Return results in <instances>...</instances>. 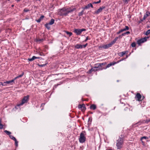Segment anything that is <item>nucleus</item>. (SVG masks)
Wrapping results in <instances>:
<instances>
[{"instance_id": "1", "label": "nucleus", "mask_w": 150, "mask_h": 150, "mask_svg": "<svg viewBox=\"0 0 150 150\" xmlns=\"http://www.w3.org/2000/svg\"><path fill=\"white\" fill-rule=\"evenodd\" d=\"M123 143V139L120 137L117 140L116 146L118 149H120L122 147Z\"/></svg>"}, {"instance_id": "2", "label": "nucleus", "mask_w": 150, "mask_h": 150, "mask_svg": "<svg viewBox=\"0 0 150 150\" xmlns=\"http://www.w3.org/2000/svg\"><path fill=\"white\" fill-rule=\"evenodd\" d=\"M29 96L28 95L25 96L22 99L21 102L17 104V107L22 105L26 103L29 100Z\"/></svg>"}, {"instance_id": "3", "label": "nucleus", "mask_w": 150, "mask_h": 150, "mask_svg": "<svg viewBox=\"0 0 150 150\" xmlns=\"http://www.w3.org/2000/svg\"><path fill=\"white\" fill-rule=\"evenodd\" d=\"M67 8H63L60 9L59 11V14L61 16H66L68 14V13L67 12Z\"/></svg>"}, {"instance_id": "4", "label": "nucleus", "mask_w": 150, "mask_h": 150, "mask_svg": "<svg viewBox=\"0 0 150 150\" xmlns=\"http://www.w3.org/2000/svg\"><path fill=\"white\" fill-rule=\"evenodd\" d=\"M86 139L84 134L83 132H81L80 134V137L79 139V142L80 143H83L85 141Z\"/></svg>"}, {"instance_id": "5", "label": "nucleus", "mask_w": 150, "mask_h": 150, "mask_svg": "<svg viewBox=\"0 0 150 150\" xmlns=\"http://www.w3.org/2000/svg\"><path fill=\"white\" fill-rule=\"evenodd\" d=\"M94 68H95L96 71L101 70L104 69V67H100V66H98V65H97V64H95Z\"/></svg>"}, {"instance_id": "6", "label": "nucleus", "mask_w": 150, "mask_h": 150, "mask_svg": "<svg viewBox=\"0 0 150 150\" xmlns=\"http://www.w3.org/2000/svg\"><path fill=\"white\" fill-rule=\"evenodd\" d=\"M105 8V6H102L100 7L98 10L95 11V13L96 14H98L102 12L103 9H104Z\"/></svg>"}, {"instance_id": "7", "label": "nucleus", "mask_w": 150, "mask_h": 150, "mask_svg": "<svg viewBox=\"0 0 150 150\" xmlns=\"http://www.w3.org/2000/svg\"><path fill=\"white\" fill-rule=\"evenodd\" d=\"M78 108L81 109L82 111H84L86 110V107L84 104L79 105H78Z\"/></svg>"}, {"instance_id": "8", "label": "nucleus", "mask_w": 150, "mask_h": 150, "mask_svg": "<svg viewBox=\"0 0 150 150\" xmlns=\"http://www.w3.org/2000/svg\"><path fill=\"white\" fill-rule=\"evenodd\" d=\"M116 63H117L115 62H113L110 63L109 64H107V65L105 67H104V69H107L110 66L114 65L115 64H116Z\"/></svg>"}, {"instance_id": "9", "label": "nucleus", "mask_w": 150, "mask_h": 150, "mask_svg": "<svg viewBox=\"0 0 150 150\" xmlns=\"http://www.w3.org/2000/svg\"><path fill=\"white\" fill-rule=\"evenodd\" d=\"M135 98L137 100L140 101L141 100L140 99L142 98V96L139 93H137Z\"/></svg>"}, {"instance_id": "10", "label": "nucleus", "mask_w": 150, "mask_h": 150, "mask_svg": "<svg viewBox=\"0 0 150 150\" xmlns=\"http://www.w3.org/2000/svg\"><path fill=\"white\" fill-rule=\"evenodd\" d=\"M146 41V38H143L138 40L137 42L139 45L141 43L144 42Z\"/></svg>"}, {"instance_id": "11", "label": "nucleus", "mask_w": 150, "mask_h": 150, "mask_svg": "<svg viewBox=\"0 0 150 150\" xmlns=\"http://www.w3.org/2000/svg\"><path fill=\"white\" fill-rule=\"evenodd\" d=\"M90 7H91L92 8H93V5L91 3H89L86 6H85L83 8V9L84 10L85 9H88Z\"/></svg>"}, {"instance_id": "12", "label": "nucleus", "mask_w": 150, "mask_h": 150, "mask_svg": "<svg viewBox=\"0 0 150 150\" xmlns=\"http://www.w3.org/2000/svg\"><path fill=\"white\" fill-rule=\"evenodd\" d=\"M150 15V12L148 11H146V13L144 15L143 17V20H145L148 16Z\"/></svg>"}, {"instance_id": "13", "label": "nucleus", "mask_w": 150, "mask_h": 150, "mask_svg": "<svg viewBox=\"0 0 150 150\" xmlns=\"http://www.w3.org/2000/svg\"><path fill=\"white\" fill-rule=\"evenodd\" d=\"M67 12L68 13V14L69 13L75 11L76 10V8H74L72 9H71L70 8H67Z\"/></svg>"}, {"instance_id": "14", "label": "nucleus", "mask_w": 150, "mask_h": 150, "mask_svg": "<svg viewBox=\"0 0 150 150\" xmlns=\"http://www.w3.org/2000/svg\"><path fill=\"white\" fill-rule=\"evenodd\" d=\"M15 79H13L12 80L9 81H6V82H4V83H7V84H10L11 85L12 84V83H14V81Z\"/></svg>"}, {"instance_id": "15", "label": "nucleus", "mask_w": 150, "mask_h": 150, "mask_svg": "<svg viewBox=\"0 0 150 150\" xmlns=\"http://www.w3.org/2000/svg\"><path fill=\"white\" fill-rule=\"evenodd\" d=\"M74 32L78 35H80L81 33L80 29H75Z\"/></svg>"}, {"instance_id": "16", "label": "nucleus", "mask_w": 150, "mask_h": 150, "mask_svg": "<svg viewBox=\"0 0 150 150\" xmlns=\"http://www.w3.org/2000/svg\"><path fill=\"white\" fill-rule=\"evenodd\" d=\"M75 47L76 49H81L82 48V45L77 44L75 46Z\"/></svg>"}, {"instance_id": "17", "label": "nucleus", "mask_w": 150, "mask_h": 150, "mask_svg": "<svg viewBox=\"0 0 150 150\" xmlns=\"http://www.w3.org/2000/svg\"><path fill=\"white\" fill-rule=\"evenodd\" d=\"M96 106L94 104L90 106V108L91 109H92L93 110H95L96 108Z\"/></svg>"}, {"instance_id": "18", "label": "nucleus", "mask_w": 150, "mask_h": 150, "mask_svg": "<svg viewBox=\"0 0 150 150\" xmlns=\"http://www.w3.org/2000/svg\"><path fill=\"white\" fill-rule=\"evenodd\" d=\"M126 51H123L120 52L119 53V55L120 57H122L124 56L126 53Z\"/></svg>"}, {"instance_id": "19", "label": "nucleus", "mask_w": 150, "mask_h": 150, "mask_svg": "<svg viewBox=\"0 0 150 150\" xmlns=\"http://www.w3.org/2000/svg\"><path fill=\"white\" fill-rule=\"evenodd\" d=\"M24 74V72H23L21 74V75L18 76H17V77H16L15 78H14V79L15 80L16 79H18V78H19L21 77H22L23 76Z\"/></svg>"}, {"instance_id": "20", "label": "nucleus", "mask_w": 150, "mask_h": 150, "mask_svg": "<svg viewBox=\"0 0 150 150\" xmlns=\"http://www.w3.org/2000/svg\"><path fill=\"white\" fill-rule=\"evenodd\" d=\"M50 24L49 23H47L45 24V27L48 30L50 29Z\"/></svg>"}, {"instance_id": "21", "label": "nucleus", "mask_w": 150, "mask_h": 150, "mask_svg": "<svg viewBox=\"0 0 150 150\" xmlns=\"http://www.w3.org/2000/svg\"><path fill=\"white\" fill-rule=\"evenodd\" d=\"M54 22V20L53 19H52L48 23L50 25H52L53 24Z\"/></svg>"}, {"instance_id": "22", "label": "nucleus", "mask_w": 150, "mask_h": 150, "mask_svg": "<svg viewBox=\"0 0 150 150\" xmlns=\"http://www.w3.org/2000/svg\"><path fill=\"white\" fill-rule=\"evenodd\" d=\"M35 59H36V57L35 56H33L32 58L28 59V60L29 61H32Z\"/></svg>"}, {"instance_id": "23", "label": "nucleus", "mask_w": 150, "mask_h": 150, "mask_svg": "<svg viewBox=\"0 0 150 150\" xmlns=\"http://www.w3.org/2000/svg\"><path fill=\"white\" fill-rule=\"evenodd\" d=\"M106 64V62H104L102 63H98L97 65H98V66H100L101 67H103V66H104L105 64Z\"/></svg>"}, {"instance_id": "24", "label": "nucleus", "mask_w": 150, "mask_h": 150, "mask_svg": "<svg viewBox=\"0 0 150 150\" xmlns=\"http://www.w3.org/2000/svg\"><path fill=\"white\" fill-rule=\"evenodd\" d=\"M45 40V39H38L36 40V41L37 42H43V41Z\"/></svg>"}, {"instance_id": "25", "label": "nucleus", "mask_w": 150, "mask_h": 150, "mask_svg": "<svg viewBox=\"0 0 150 150\" xmlns=\"http://www.w3.org/2000/svg\"><path fill=\"white\" fill-rule=\"evenodd\" d=\"M93 71H95V68H94V67L92 68L91 69H90L89 71L88 72L89 73H91Z\"/></svg>"}, {"instance_id": "26", "label": "nucleus", "mask_w": 150, "mask_h": 150, "mask_svg": "<svg viewBox=\"0 0 150 150\" xmlns=\"http://www.w3.org/2000/svg\"><path fill=\"white\" fill-rule=\"evenodd\" d=\"M4 132L7 135H9V136L10 135H11L10 134H11V132L9 131H7L6 130H5L4 131Z\"/></svg>"}, {"instance_id": "27", "label": "nucleus", "mask_w": 150, "mask_h": 150, "mask_svg": "<svg viewBox=\"0 0 150 150\" xmlns=\"http://www.w3.org/2000/svg\"><path fill=\"white\" fill-rule=\"evenodd\" d=\"M129 29V27L128 26H125V28L122 29V30L121 31H126V30H128Z\"/></svg>"}, {"instance_id": "28", "label": "nucleus", "mask_w": 150, "mask_h": 150, "mask_svg": "<svg viewBox=\"0 0 150 150\" xmlns=\"http://www.w3.org/2000/svg\"><path fill=\"white\" fill-rule=\"evenodd\" d=\"M148 139V137L146 136H144L141 138L140 140L142 141L143 139Z\"/></svg>"}, {"instance_id": "29", "label": "nucleus", "mask_w": 150, "mask_h": 150, "mask_svg": "<svg viewBox=\"0 0 150 150\" xmlns=\"http://www.w3.org/2000/svg\"><path fill=\"white\" fill-rule=\"evenodd\" d=\"M111 47V46H110L109 43L108 44L105 45V49H108V48Z\"/></svg>"}, {"instance_id": "30", "label": "nucleus", "mask_w": 150, "mask_h": 150, "mask_svg": "<svg viewBox=\"0 0 150 150\" xmlns=\"http://www.w3.org/2000/svg\"><path fill=\"white\" fill-rule=\"evenodd\" d=\"M9 137L11 139L13 140L14 141V140H16V138L14 137L13 136H12V135H10L9 136Z\"/></svg>"}, {"instance_id": "31", "label": "nucleus", "mask_w": 150, "mask_h": 150, "mask_svg": "<svg viewBox=\"0 0 150 150\" xmlns=\"http://www.w3.org/2000/svg\"><path fill=\"white\" fill-rule=\"evenodd\" d=\"M3 128V125L1 124V120L0 119V129H2Z\"/></svg>"}, {"instance_id": "32", "label": "nucleus", "mask_w": 150, "mask_h": 150, "mask_svg": "<svg viewBox=\"0 0 150 150\" xmlns=\"http://www.w3.org/2000/svg\"><path fill=\"white\" fill-rule=\"evenodd\" d=\"M150 34V29L148 30L146 33H145V34L146 35H148L149 34Z\"/></svg>"}, {"instance_id": "33", "label": "nucleus", "mask_w": 150, "mask_h": 150, "mask_svg": "<svg viewBox=\"0 0 150 150\" xmlns=\"http://www.w3.org/2000/svg\"><path fill=\"white\" fill-rule=\"evenodd\" d=\"M68 35H69V36H71L72 34V33L71 32H69L67 31H65V32Z\"/></svg>"}, {"instance_id": "34", "label": "nucleus", "mask_w": 150, "mask_h": 150, "mask_svg": "<svg viewBox=\"0 0 150 150\" xmlns=\"http://www.w3.org/2000/svg\"><path fill=\"white\" fill-rule=\"evenodd\" d=\"M84 12V11L83 10L81 11L80 12H79L78 14V16H82L83 14V13Z\"/></svg>"}, {"instance_id": "35", "label": "nucleus", "mask_w": 150, "mask_h": 150, "mask_svg": "<svg viewBox=\"0 0 150 150\" xmlns=\"http://www.w3.org/2000/svg\"><path fill=\"white\" fill-rule=\"evenodd\" d=\"M116 41H115L114 40L112 41L110 43V44L111 46V47L112 46V45L114 44Z\"/></svg>"}, {"instance_id": "36", "label": "nucleus", "mask_w": 150, "mask_h": 150, "mask_svg": "<svg viewBox=\"0 0 150 150\" xmlns=\"http://www.w3.org/2000/svg\"><path fill=\"white\" fill-rule=\"evenodd\" d=\"M130 33V32L129 31H127V32H126L125 33H123L122 34V35L125 36V35H126V34L128 35V34H129Z\"/></svg>"}, {"instance_id": "37", "label": "nucleus", "mask_w": 150, "mask_h": 150, "mask_svg": "<svg viewBox=\"0 0 150 150\" xmlns=\"http://www.w3.org/2000/svg\"><path fill=\"white\" fill-rule=\"evenodd\" d=\"M99 48H103L105 49V45H101L99 46Z\"/></svg>"}, {"instance_id": "38", "label": "nucleus", "mask_w": 150, "mask_h": 150, "mask_svg": "<svg viewBox=\"0 0 150 150\" xmlns=\"http://www.w3.org/2000/svg\"><path fill=\"white\" fill-rule=\"evenodd\" d=\"M38 65L40 67H42L45 66L46 65V64H38Z\"/></svg>"}, {"instance_id": "39", "label": "nucleus", "mask_w": 150, "mask_h": 150, "mask_svg": "<svg viewBox=\"0 0 150 150\" xmlns=\"http://www.w3.org/2000/svg\"><path fill=\"white\" fill-rule=\"evenodd\" d=\"M136 44L135 42H132V43L131 45V46L132 47H135L136 46Z\"/></svg>"}, {"instance_id": "40", "label": "nucleus", "mask_w": 150, "mask_h": 150, "mask_svg": "<svg viewBox=\"0 0 150 150\" xmlns=\"http://www.w3.org/2000/svg\"><path fill=\"white\" fill-rule=\"evenodd\" d=\"M130 0H123V1L125 4H127L128 2Z\"/></svg>"}, {"instance_id": "41", "label": "nucleus", "mask_w": 150, "mask_h": 150, "mask_svg": "<svg viewBox=\"0 0 150 150\" xmlns=\"http://www.w3.org/2000/svg\"><path fill=\"white\" fill-rule=\"evenodd\" d=\"M15 142V145L16 146H18V142L17 141L16 139V140L14 141Z\"/></svg>"}, {"instance_id": "42", "label": "nucleus", "mask_w": 150, "mask_h": 150, "mask_svg": "<svg viewBox=\"0 0 150 150\" xmlns=\"http://www.w3.org/2000/svg\"><path fill=\"white\" fill-rule=\"evenodd\" d=\"M101 2V0H99L98 1H96V2H93V4H98L100 3Z\"/></svg>"}, {"instance_id": "43", "label": "nucleus", "mask_w": 150, "mask_h": 150, "mask_svg": "<svg viewBox=\"0 0 150 150\" xmlns=\"http://www.w3.org/2000/svg\"><path fill=\"white\" fill-rule=\"evenodd\" d=\"M87 45H88V44L87 43H86V44L84 45H82V48L83 47L85 48L87 46Z\"/></svg>"}, {"instance_id": "44", "label": "nucleus", "mask_w": 150, "mask_h": 150, "mask_svg": "<svg viewBox=\"0 0 150 150\" xmlns=\"http://www.w3.org/2000/svg\"><path fill=\"white\" fill-rule=\"evenodd\" d=\"M90 39L88 38V37L87 36L86 37V39L84 40V42H86L88 40H89Z\"/></svg>"}, {"instance_id": "45", "label": "nucleus", "mask_w": 150, "mask_h": 150, "mask_svg": "<svg viewBox=\"0 0 150 150\" xmlns=\"http://www.w3.org/2000/svg\"><path fill=\"white\" fill-rule=\"evenodd\" d=\"M44 17V16L43 15L41 16L40 18H39L41 20Z\"/></svg>"}, {"instance_id": "46", "label": "nucleus", "mask_w": 150, "mask_h": 150, "mask_svg": "<svg viewBox=\"0 0 150 150\" xmlns=\"http://www.w3.org/2000/svg\"><path fill=\"white\" fill-rule=\"evenodd\" d=\"M150 122V119H147L146 121V122L148 123Z\"/></svg>"}, {"instance_id": "47", "label": "nucleus", "mask_w": 150, "mask_h": 150, "mask_svg": "<svg viewBox=\"0 0 150 150\" xmlns=\"http://www.w3.org/2000/svg\"><path fill=\"white\" fill-rule=\"evenodd\" d=\"M81 32L82 33L83 31H85L86 30V29H80Z\"/></svg>"}, {"instance_id": "48", "label": "nucleus", "mask_w": 150, "mask_h": 150, "mask_svg": "<svg viewBox=\"0 0 150 150\" xmlns=\"http://www.w3.org/2000/svg\"><path fill=\"white\" fill-rule=\"evenodd\" d=\"M41 20H40V18H39V19H38V20H36V21L38 23H40V21H41Z\"/></svg>"}, {"instance_id": "49", "label": "nucleus", "mask_w": 150, "mask_h": 150, "mask_svg": "<svg viewBox=\"0 0 150 150\" xmlns=\"http://www.w3.org/2000/svg\"><path fill=\"white\" fill-rule=\"evenodd\" d=\"M24 11L25 12H28V11H29V10H28V9H27L25 8V9H24Z\"/></svg>"}, {"instance_id": "50", "label": "nucleus", "mask_w": 150, "mask_h": 150, "mask_svg": "<svg viewBox=\"0 0 150 150\" xmlns=\"http://www.w3.org/2000/svg\"><path fill=\"white\" fill-rule=\"evenodd\" d=\"M122 30V29H121L119 31L118 33H117V34H119L121 32H122L123 31H121Z\"/></svg>"}, {"instance_id": "51", "label": "nucleus", "mask_w": 150, "mask_h": 150, "mask_svg": "<svg viewBox=\"0 0 150 150\" xmlns=\"http://www.w3.org/2000/svg\"><path fill=\"white\" fill-rule=\"evenodd\" d=\"M118 38H119V37H116V38H115V39H114V40L115 41H116L117 40V39H118Z\"/></svg>"}, {"instance_id": "52", "label": "nucleus", "mask_w": 150, "mask_h": 150, "mask_svg": "<svg viewBox=\"0 0 150 150\" xmlns=\"http://www.w3.org/2000/svg\"><path fill=\"white\" fill-rule=\"evenodd\" d=\"M4 83H3L2 82V84H1V85H2L3 86H6V85H4Z\"/></svg>"}, {"instance_id": "53", "label": "nucleus", "mask_w": 150, "mask_h": 150, "mask_svg": "<svg viewBox=\"0 0 150 150\" xmlns=\"http://www.w3.org/2000/svg\"><path fill=\"white\" fill-rule=\"evenodd\" d=\"M123 35H122V34L121 35H120L119 37V38H122V36H123Z\"/></svg>"}, {"instance_id": "54", "label": "nucleus", "mask_w": 150, "mask_h": 150, "mask_svg": "<svg viewBox=\"0 0 150 150\" xmlns=\"http://www.w3.org/2000/svg\"><path fill=\"white\" fill-rule=\"evenodd\" d=\"M142 143V144L144 145V142L142 141H142H141Z\"/></svg>"}, {"instance_id": "55", "label": "nucleus", "mask_w": 150, "mask_h": 150, "mask_svg": "<svg viewBox=\"0 0 150 150\" xmlns=\"http://www.w3.org/2000/svg\"><path fill=\"white\" fill-rule=\"evenodd\" d=\"M143 20V18L140 20L141 21H143L144 20Z\"/></svg>"}, {"instance_id": "56", "label": "nucleus", "mask_w": 150, "mask_h": 150, "mask_svg": "<svg viewBox=\"0 0 150 150\" xmlns=\"http://www.w3.org/2000/svg\"><path fill=\"white\" fill-rule=\"evenodd\" d=\"M45 105V103H42V104H41V105H42V106H43V105Z\"/></svg>"}, {"instance_id": "57", "label": "nucleus", "mask_w": 150, "mask_h": 150, "mask_svg": "<svg viewBox=\"0 0 150 150\" xmlns=\"http://www.w3.org/2000/svg\"><path fill=\"white\" fill-rule=\"evenodd\" d=\"M40 57H36V59H39Z\"/></svg>"}, {"instance_id": "58", "label": "nucleus", "mask_w": 150, "mask_h": 150, "mask_svg": "<svg viewBox=\"0 0 150 150\" xmlns=\"http://www.w3.org/2000/svg\"><path fill=\"white\" fill-rule=\"evenodd\" d=\"M1 84H2V82H0V86L1 85Z\"/></svg>"}, {"instance_id": "59", "label": "nucleus", "mask_w": 150, "mask_h": 150, "mask_svg": "<svg viewBox=\"0 0 150 150\" xmlns=\"http://www.w3.org/2000/svg\"><path fill=\"white\" fill-rule=\"evenodd\" d=\"M28 19V18H25L26 19Z\"/></svg>"}, {"instance_id": "60", "label": "nucleus", "mask_w": 150, "mask_h": 150, "mask_svg": "<svg viewBox=\"0 0 150 150\" xmlns=\"http://www.w3.org/2000/svg\"><path fill=\"white\" fill-rule=\"evenodd\" d=\"M40 55H42V54H40Z\"/></svg>"}, {"instance_id": "61", "label": "nucleus", "mask_w": 150, "mask_h": 150, "mask_svg": "<svg viewBox=\"0 0 150 150\" xmlns=\"http://www.w3.org/2000/svg\"><path fill=\"white\" fill-rule=\"evenodd\" d=\"M146 141L148 142H149V141L148 140H147V141Z\"/></svg>"}, {"instance_id": "62", "label": "nucleus", "mask_w": 150, "mask_h": 150, "mask_svg": "<svg viewBox=\"0 0 150 150\" xmlns=\"http://www.w3.org/2000/svg\"><path fill=\"white\" fill-rule=\"evenodd\" d=\"M111 150V149H108V150Z\"/></svg>"}, {"instance_id": "63", "label": "nucleus", "mask_w": 150, "mask_h": 150, "mask_svg": "<svg viewBox=\"0 0 150 150\" xmlns=\"http://www.w3.org/2000/svg\"><path fill=\"white\" fill-rule=\"evenodd\" d=\"M13 6V5H12V6Z\"/></svg>"}, {"instance_id": "64", "label": "nucleus", "mask_w": 150, "mask_h": 150, "mask_svg": "<svg viewBox=\"0 0 150 150\" xmlns=\"http://www.w3.org/2000/svg\"><path fill=\"white\" fill-rule=\"evenodd\" d=\"M6 84H4V85H6Z\"/></svg>"}]
</instances>
